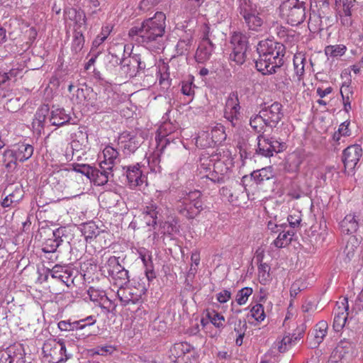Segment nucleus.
Segmentation results:
<instances>
[{
    "label": "nucleus",
    "mask_w": 363,
    "mask_h": 363,
    "mask_svg": "<svg viewBox=\"0 0 363 363\" xmlns=\"http://www.w3.org/2000/svg\"><path fill=\"white\" fill-rule=\"evenodd\" d=\"M160 150H156L151 153L146 154L145 162L150 169V172L160 173L161 172L162 167L160 165Z\"/></svg>",
    "instance_id": "31"
},
{
    "label": "nucleus",
    "mask_w": 363,
    "mask_h": 363,
    "mask_svg": "<svg viewBox=\"0 0 363 363\" xmlns=\"http://www.w3.org/2000/svg\"><path fill=\"white\" fill-rule=\"evenodd\" d=\"M250 125L256 132H263L264 128L266 125V122L265 120H264L262 114L260 111L258 114H255L251 116L250 119Z\"/></svg>",
    "instance_id": "45"
},
{
    "label": "nucleus",
    "mask_w": 363,
    "mask_h": 363,
    "mask_svg": "<svg viewBox=\"0 0 363 363\" xmlns=\"http://www.w3.org/2000/svg\"><path fill=\"white\" fill-rule=\"evenodd\" d=\"M144 219L147 225H155L157 223L158 216H160V210L155 203H150L143 211Z\"/></svg>",
    "instance_id": "30"
},
{
    "label": "nucleus",
    "mask_w": 363,
    "mask_h": 363,
    "mask_svg": "<svg viewBox=\"0 0 363 363\" xmlns=\"http://www.w3.org/2000/svg\"><path fill=\"white\" fill-rule=\"evenodd\" d=\"M191 350L192 347L191 345L186 342H182L174 345L172 352L174 355L180 357L186 353L190 352Z\"/></svg>",
    "instance_id": "50"
},
{
    "label": "nucleus",
    "mask_w": 363,
    "mask_h": 363,
    "mask_svg": "<svg viewBox=\"0 0 363 363\" xmlns=\"http://www.w3.org/2000/svg\"><path fill=\"white\" fill-rule=\"evenodd\" d=\"M121 66L123 72L130 77L135 76L138 69L143 68L140 57L138 55L124 57L121 62Z\"/></svg>",
    "instance_id": "18"
},
{
    "label": "nucleus",
    "mask_w": 363,
    "mask_h": 363,
    "mask_svg": "<svg viewBox=\"0 0 363 363\" xmlns=\"http://www.w3.org/2000/svg\"><path fill=\"white\" fill-rule=\"evenodd\" d=\"M350 135L349 123L345 122L340 125L337 131L334 133L333 138L335 141L339 142L342 137H346Z\"/></svg>",
    "instance_id": "57"
},
{
    "label": "nucleus",
    "mask_w": 363,
    "mask_h": 363,
    "mask_svg": "<svg viewBox=\"0 0 363 363\" xmlns=\"http://www.w3.org/2000/svg\"><path fill=\"white\" fill-rule=\"evenodd\" d=\"M274 174L272 167H265L261 169L254 171L251 174L252 179L257 183L260 184L264 181L269 180L273 177Z\"/></svg>",
    "instance_id": "36"
},
{
    "label": "nucleus",
    "mask_w": 363,
    "mask_h": 363,
    "mask_svg": "<svg viewBox=\"0 0 363 363\" xmlns=\"http://www.w3.org/2000/svg\"><path fill=\"white\" fill-rule=\"evenodd\" d=\"M193 42V32L189 30L185 37H183L179 40L177 44V53L182 55L186 51L189 50Z\"/></svg>",
    "instance_id": "42"
},
{
    "label": "nucleus",
    "mask_w": 363,
    "mask_h": 363,
    "mask_svg": "<svg viewBox=\"0 0 363 363\" xmlns=\"http://www.w3.org/2000/svg\"><path fill=\"white\" fill-rule=\"evenodd\" d=\"M340 94L342 97L345 110L348 111L351 109L350 96L352 94L351 88L349 85H342L340 89Z\"/></svg>",
    "instance_id": "52"
},
{
    "label": "nucleus",
    "mask_w": 363,
    "mask_h": 363,
    "mask_svg": "<svg viewBox=\"0 0 363 363\" xmlns=\"http://www.w3.org/2000/svg\"><path fill=\"white\" fill-rule=\"evenodd\" d=\"M196 144L201 148H207L216 145L208 128L199 133L196 139Z\"/></svg>",
    "instance_id": "34"
},
{
    "label": "nucleus",
    "mask_w": 363,
    "mask_h": 363,
    "mask_svg": "<svg viewBox=\"0 0 363 363\" xmlns=\"http://www.w3.org/2000/svg\"><path fill=\"white\" fill-rule=\"evenodd\" d=\"M247 38L245 35L235 32L231 36L230 43L233 48L247 50Z\"/></svg>",
    "instance_id": "44"
},
{
    "label": "nucleus",
    "mask_w": 363,
    "mask_h": 363,
    "mask_svg": "<svg viewBox=\"0 0 363 363\" xmlns=\"http://www.w3.org/2000/svg\"><path fill=\"white\" fill-rule=\"evenodd\" d=\"M87 294L91 301L96 306H99L103 313H109L115 310L116 305L105 294L94 287H90L87 291Z\"/></svg>",
    "instance_id": "10"
},
{
    "label": "nucleus",
    "mask_w": 363,
    "mask_h": 363,
    "mask_svg": "<svg viewBox=\"0 0 363 363\" xmlns=\"http://www.w3.org/2000/svg\"><path fill=\"white\" fill-rule=\"evenodd\" d=\"M294 72L298 81L303 80L305 74V67L307 63L305 55L302 53H297L294 56Z\"/></svg>",
    "instance_id": "32"
},
{
    "label": "nucleus",
    "mask_w": 363,
    "mask_h": 363,
    "mask_svg": "<svg viewBox=\"0 0 363 363\" xmlns=\"http://www.w3.org/2000/svg\"><path fill=\"white\" fill-rule=\"evenodd\" d=\"M207 317L210 322L217 328L221 329L224 327L225 318L223 315L216 311L208 312Z\"/></svg>",
    "instance_id": "47"
},
{
    "label": "nucleus",
    "mask_w": 363,
    "mask_h": 363,
    "mask_svg": "<svg viewBox=\"0 0 363 363\" xmlns=\"http://www.w3.org/2000/svg\"><path fill=\"white\" fill-rule=\"evenodd\" d=\"M73 169L74 172L81 173L89 179L91 174H93L94 168L85 164H76L73 166Z\"/></svg>",
    "instance_id": "60"
},
{
    "label": "nucleus",
    "mask_w": 363,
    "mask_h": 363,
    "mask_svg": "<svg viewBox=\"0 0 363 363\" xmlns=\"http://www.w3.org/2000/svg\"><path fill=\"white\" fill-rule=\"evenodd\" d=\"M43 353L45 359L50 363H62L71 357L67 353L64 340H48L43 346Z\"/></svg>",
    "instance_id": "7"
},
{
    "label": "nucleus",
    "mask_w": 363,
    "mask_h": 363,
    "mask_svg": "<svg viewBox=\"0 0 363 363\" xmlns=\"http://www.w3.org/2000/svg\"><path fill=\"white\" fill-rule=\"evenodd\" d=\"M66 232L65 228H59L52 232L51 238H48L43 243V251L45 253L55 252L62 243V237Z\"/></svg>",
    "instance_id": "17"
},
{
    "label": "nucleus",
    "mask_w": 363,
    "mask_h": 363,
    "mask_svg": "<svg viewBox=\"0 0 363 363\" xmlns=\"http://www.w3.org/2000/svg\"><path fill=\"white\" fill-rule=\"evenodd\" d=\"M257 50L259 58L255 67L263 74H273L283 65L284 47L281 43L266 39L259 43Z\"/></svg>",
    "instance_id": "3"
},
{
    "label": "nucleus",
    "mask_w": 363,
    "mask_h": 363,
    "mask_svg": "<svg viewBox=\"0 0 363 363\" xmlns=\"http://www.w3.org/2000/svg\"><path fill=\"white\" fill-rule=\"evenodd\" d=\"M297 340L296 337L294 335H287L282 337L280 341L277 342V347L279 352H284L289 350L292 344Z\"/></svg>",
    "instance_id": "51"
},
{
    "label": "nucleus",
    "mask_w": 363,
    "mask_h": 363,
    "mask_svg": "<svg viewBox=\"0 0 363 363\" xmlns=\"http://www.w3.org/2000/svg\"><path fill=\"white\" fill-rule=\"evenodd\" d=\"M147 289L145 286L138 284V286L127 285L119 287L117 290V298L123 306L136 304L142 301V297Z\"/></svg>",
    "instance_id": "8"
},
{
    "label": "nucleus",
    "mask_w": 363,
    "mask_h": 363,
    "mask_svg": "<svg viewBox=\"0 0 363 363\" xmlns=\"http://www.w3.org/2000/svg\"><path fill=\"white\" fill-rule=\"evenodd\" d=\"M238 11L246 27L253 31H260L264 20L260 16L256 4L251 0H238Z\"/></svg>",
    "instance_id": "4"
},
{
    "label": "nucleus",
    "mask_w": 363,
    "mask_h": 363,
    "mask_svg": "<svg viewBox=\"0 0 363 363\" xmlns=\"http://www.w3.org/2000/svg\"><path fill=\"white\" fill-rule=\"evenodd\" d=\"M111 279L113 280L116 285L119 287L123 286L129 281L128 272L123 268L122 270L118 272V274H116Z\"/></svg>",
    "instance_id": "53"
},
{
    "label": "nucleus",
    "mask_w": 363,
    "mask_h": 363,
    "mask_svg": "<svg viewBox=\"0 0 363 363\" xmlns=\"http://www.w3.org/2000/svg\"><path fill=\"white\" fill-rule=\"evenodd\" d=\"M166 28V15L162 11L145 19L140 26L133 27L129 34L136 36V40L147 49L153 51L164 48Z\"/></svg>",
    "instance_id": "1"
},
{
    "label": "nucleus",
    "mask_w": 363,
    "mask_h": 363,
    "mask_svg": "<svg viewBox=\"0 0 363 363\" xmlns=\"http://www.w3.org/2000/svg\"><path fill=\"white\" fill-rule=\"evenodd\" d=\"M65 21H70L74 23L75 31L86 23V17L84 12L74 8H68L64 11Z\"/></svg>",
    "instance_id": "21"
},
{
    "label": "nucleus",
    "mask_w": 363,
    "mask_h": 363,
    "mask_svg": "<svg viewBox=\"0 0 363 363\" xmlns=\"http://www.w3.org/2000/svg\"><path fill=\"white\" fill-rule=\"evenodd\" d=\"M215 50L214 43L206 40H201L196 52V60L203 63L210 59Z\"/></svg>",
    "instance_id": "23"
},
{
    "label": "nucleus",
    "mask_w": 363,
    "mask_h": 363,
    "mask_svg": "<svg viewBox=\"0 0 363 363\" xmlns=\"http://www.w3.org/2000/svg\"><path fill=\"white\" fill-rule=\"evenodd\" d=\"M99 233L98 227L93 223H89L83 225L82 233L86 241L96 238Z\"/></svg>",
    "instance_id": "46"
},
{
    "label": "nucleus",
    "mask_w": 363,
    "mask_h": 363,
    "mask_svg": "<svg viewBox=\"0 0 363 363\" xmlns=\"http://www.w3.org/2000/svg\"><path fill=\"white\" fill-rule=\"evenodd\" d=\"M16 160H18L16 157V155L13 149H7L4 151L2 155V162L9 171L13 170L16 168Z\"/></svg>",
    "instance_id": "41"
},
{
    "label": "nucleus",
    "mask_w": 363,
    "mask_h": 363,
    "mask_svg": "<svg viewBox=\"0 0 363 363\" xmlns=\"http://www.w3.org/2000/svg\"><path fill=\"white\" fill-rule=\"evenodd\" d=\"M245 49L233 48V51L230 55V60L235 62L237 65H242L245 61Z\"/></svg>",
    "instance_id": "55"
},
{
    "label": "nucleus",
    "mask_w": 363,
    "mask_h": 363,
    "mask_svg": "<svg viewBox=\"0 0 363 363\" xmlns=\"http://www.w3.org/2000/svg\"><path fill=\"white\" fill-rule=\"evenodd\" d=\"M119 259L118 257L115 256L110 257L106 262L101 267V271L104 274H110L113 273V270H114L115 267H118L119 264Z\"/></svg>",
    "instance_id": "54"
},
{
    "label": "nucleus",
    "mask_w": 363,
    "mask_h": 363,
    "mask_svg": "<svg viewBox=\"0 0 363 363\" xmlns=\"http://www.w3.org/2000/svg\"><path fill=\"white\" fill-rule=\"evenodd\" d=\"M252 292L253 290L250 287H244L239 290L235 301L231 302L232 310H233L235 303L239 306L245 305L247 302L249 297L252 294Z\"/></svg>",
    "instance_id": "38"
},
{
    "label": "nucleus",
    "mask_w": 363,
    "mask_h": 363,
    "mask_svg": "<svg viewBox=\"0 0 363 363\" xmlns=\"http://www.w3.org/2000/svg\"><path fill=\"white\" fill-rule=\"evenodd\" d=\"M72 117L65 108H53L50 114L49 121L52 125L60 127L70 123Z\"/></svg>",
    "instance_id": "22"
},
{
    "label": "nucleus",
    "mask_w": 363,
    "mask_h": 363,
    "mask_svg": "<svg viewBox=\"0 0 363 363\" xmlns=\"http://www.w3.org/2000/svg\"><path fill=\"white\" fill-rule=\"evenodd\" d=\"M325 55L330 58H335L338 57H342L344 55L347 51V47L345 45L339 44V45H328L325 48Z\"/></svg>",
    "instance_id": "40"
},
{
    "label": "nucleus",
    "mask_w": 363,
    "mask_h": 363,
    "mask_svg": "<svg viewBox=\"0 0 363 363\" xmlns=\"http://www.w3.org/2000/svg\"><path fill=\"white\" fill-rule=\"evenodd\" d=\"M304 287V284L302 280H296L291 286L290 288V297L291 298H295L301 290Z\"/></svg>",
    "instance_id": "64"
},
{
    "label": "nucleus",
    "mask_w": 363,
    "mask_h": 363,
    "mask_svg": "<svg viewBox=\"0 0 363 363\" xmlns=\"http://www.w3.org/2000/svg\"><path fill=\"white\" fill-rule=\"evenodd\" d=\"M287 220L291 228H298L301 221V213L300 211H295L288 216Z\"/></svg>",
    "instance_id": "63"
},
{
    "label": "nucleus",
    "mask_w": 363,
    "mask_h": 363,
    "mask_svg": "<svg viewBox=\"0 0 363 363\" xmlns=\"http://www.w3.org/2000/svg\"><path fill=\"white\" fill-rule=\"evenodd\" d=\"M359 228L358 216L354 213L347 214L340 223L342 233L350 235L355 233Z\"/></svg>",
    "instance_id": "25"
},
{
    "label": "nucleus",
    "mask_w": 363,
    "mask_h": 363,
    "mask_svg": "<svg viewBox=\"0 0 363 363\" xmlns=\"http://www.w3.org/2000/svg\"><path fill=\"white\" fill-rule=\"evenodd\" d=\"M201 196L199 190L182 193L177 207L179 213L189 219L194 218L203 209Z\"/></svg>",
    "instance_id": "5"
},
{
    "label": "nucleus",
    "mask_w": 363,
    "mask_h": 363,
    "mask_svg": "<svg viewBox=\"0 0 363 363\" xmlns=\"http://www.w3.org/2000/svg\"><path fill=\"white\" fill-rule=\"evenodd\" d=\"M362 155V149L359 145H352L343 151L342 161L346 169H353Z\"/></svg>",
    "instance_id": "15"
},
{
    "label": "nucleus",
    "mask_w": 363,
    "mask_h": 363,
    "mask_svg": "<svg viewBox=\"0 0 363 363\" xmlns=\"http://www.w3.org/2000/svg\"><path fill=\"white\" fill-rule=\"evenodd\" d=\"M280 15L286 22L294 26L306 19V3L300 0H286L279 7Z\"/></svg>",
    "instance_id": "6"
},
{
    "label": "nucleus",
    "mask_w": 363,
    "mask_h": 363,
    "mask_svg": "<svg viewBox=\"0 0 363 363\" xmlns=\"http://www.w3.org/2000/svg\"><path fill=\"white\" fill-rule=\"evenodd\" d=\"M218 33L219 30L216 27H211L206 24L202 29L201 40H206L211 43H213Z\"/></svg>",
    "instance_id": "49"
},
{
    "label": "nucleus",
    "mask_w": 363,
    "mask_h": 363,
    "mask_svg": "<svg viewBox=\"0 0 363 363\" xmlns=\"http://www.w3.org/2000/svg\"><path fill=\"white\" fill-rule=\"evenodd\" d=\"M145 164L137 163L133 165L124 167L126 169V177L128 185L131 189L142 186L146 183Z\"/></svg>",
    "instance_id": "9"
},
{
    "label": "nucleus",
    "mask_w": 363,
    "mask_h": 363,
    "mask_svg": "<svg viewBox=\"0 0 363 363\" xmlns=\"http://www.w3.org/2000/svg\"><path fill=\"white\" fill-rule=\"evenodd\" d=\"M48 113L49 108L48 106H43L36 111L33 121V127L38 133H40L44 129Z\"/></svg>",
    "instance_id": "28"
},
{
    "label": "nucleus",
    "mask_w": 363,
    "mask_h": 363,
    "mask_svg": "<svg viewBox=\"0 0 363 363\" xmlns=\"http://www.w3.org/2000/svg\"><path fill=\"white\" fill-rule=\"evenodd\" d=\"M348 306L342 303V306H339L335 311L333 327L335 332H340L345 325L347 319Z\"/></svg>",
    "instance_id": "26"
},
{
    "label": "nucleus",
    "mask_w": 363,
    "mask_h": 363,
    "mask_svg": "<svg viewBox=\"0 0 363 363\" xmlns=\"http://www.w3.org/2000/svg\"><path fill=\"white\" fill-rule=\"evenodd\" d=\"M8 358L9 363H25L23 347L19 345L9 348L8 351Z\"/></svg>",
    "instance_id": "39"
},
{
    "label": "nucleus",
    "mask_w": 363,
    "mask_h": 363,
    "mask_svg": "<svg viewBox=\"0 0 363 363\" xmlns=\"http://www.w3.org/2000/svg\"><path fill=\"white\" fill-rule=\"evenodd\" d=\"M251 315L259 322H261L265 318V313L264 307L262 304L257 303L250 310Z\"/></svg>",
    "instance_id": "58"
},
{
    "label": "nucleus",
    "mask_w": 363,
    "mask_h": 363,
    "mask_svg": "<svg viewBox=\"0 0 363 363\" xmlns=\"http://www.w3.org/2000/svg\"><path fill=\"white\" fill-rule=\"evenodd\" d=\"M99 168H94L93 174L89 179L94 182L95 185L102 186L108 182L110 176H113V169H107L103 166H99Z\"/></svg>",
    "instance_id": "27"
},
{
    "label": "nucleus",
    "mask_w": 363,
    "mask_h": 363,
    "mask_svg": "<svg viewBox=\"0 0 363 363\" xmlns=\"http://www.w3.org/2000/svg\"><path fill=\"white\" fill-rule=\"evenodd\" d=\"M240 106L238 95L235 93H231L225 102L224 117L230 122L233 126H235L239 123L240 116Z\"/></svg>",
    "instance_id": "11"
},
{
    "label": "nucleus",
    "mask_w": 363,
    "mask_h": 363,
    "mask_svg": "<svg viewBox=\"0 0 363 363\" xmlns=\"http://www.w3.org/2000/svg\"><path fill=\"white\" fill-rule=\"evenodd\" d=\"M194 80L193 77H189L188 79L182 82V93L189 98V101L193 100L195 94L196 86L194 84Z\"/></svg>",
    "instance_id": "43"
},
{
    "label": "nucleus",
    "mask_w": 363,
    "mask_h": 363,
    "mask_svg": "<svg viewBox=\"0 0 363 363\" xmlns=\"http://www.w3.org/2000/svg\"><path fill=\"white\" fill-rule=\"evenodd\" d=\"M233 165L234 159L231 152L221 148L210 156L203 155L201 157L199 172L202 174V179L206 178L213 183H221Z\"/></svg>",
    "instance_id": "2"
},
{
    "label": "nucleus",
    "mask_w": 363,
    "mask_h": 363,
    "mask_svg": "<svg viewBox=\"0 0 363 363\" xmlns=\"http://www.w3.org/2000/svg\"><path fill=\"white\" fill-rule=\"evenodd\" d=\"M76 321L79 330H82L86 328L87 327L94 325L96 322V318L94 315H89L85 318H82Z\"/></svg>",
    "instance_id": "61"
},
{
    "label": "nucleus",
    "mask_w": 363,
    "mask_h": 363,
    "mask_svg": "<svg viewBox=\"0 0 363 363\" xmlns=\"http://www.w3.org/2000/svg\"><path fill=\"white\" fill-rule=\"evenodd\" d=\"M17 160L23 162L30 159L33 154V147L27 143H18L12 148Z\"/></svg>",
    "instance_id": "29"
},
{
    "label": "nucleus",
    "mask_w": 363,
    "mask_h": 363,
    "mask_svg": "<svg viewBox=\"0 0 363 363\" xmlns=\"http://www.w3.org/2000/svg\"><path fill=\"white\" fill-rule=\"evenodd\" d=\"M103 160H101L99 166L107 169H113V167L120 162L118 151L112 146L107 145L102 152Z\"/></svg>",
    "instance_id": "19"
},
{
    "label": "nucleus",
    "mask_w": 363,
    "mask_h": 363,
    "mask_svg": "<svg viewBox=\"0 0 363 363\" xmlns=\"http://www.w3.org/2000/svg\"><path fill=\"white\" fill-rule=\"evenodd\" d=\"M50 277L70 286L74 283L73 272L66 266L56 264L52 269H48L46 274V279Z\"/></svg>",
    "instance_id": "14"
},
{
    "label": "nucleus",
    "mask_w": 363,
    "mask_h": 363,
    "mask_svg": "<svg viewBox=\"0 0 363 363\" xmlns=\"http://www.w3.org/2000/svg\"><path fill=\"white\" fill-rule=\"evenodd\" d=\"M139 257L141 259L145 267L152 265V252L145 248L138 250Z\"/></svg>",
    "instance_id": "59"
},
{
    "label": "nucleus",
    "mask_w": 363,
    "mask_h": 363,
    "mask_svg": "<svg viewBox=\"0 0 363 363\" xmlns=\"http://www.w3.org/2000/svg\"><path fill=\"white\" fill-rule=\"evenodd\" d=\"M294 233L291 230H285L284 228L279 233V235L274 240V245L277 247H284L288 245L294 236Z\"/></svg>",
    "instance_id": "37"
},
{
    "label": "nucleus",
    "mask_w": 363,
    "mask_h": 363,
    "mask_svg": "<svg viewBox=\"0 0 363 363\" xmlns=\"http://www.w3.org/2000/svg\"><path fill=\"white\" fill-rule=\"evenodd\" d=\"M270 267L266 263H261L258 267V275L261 283L266 284L270 278Z\"/></svg>",
    "instance_id": "56"
},
{
    "label": "nucleus",
    "mask_w": 363,
    "mask_h": 363,
    "mask_svg": "<svg viewBox=\"0 0 363 363\" xmlns=\"http://www.w3.org/2000/svg\"><path fill=\"white\" fill-rule=\"evenodd\" d=\"M58 328L62 331L79 330L77 321L61 320L57 324Z\"/></svg>",
    "instance_id": "62"
},
{
    "label": "nucleus",
    "mask_w": 363,
    "mask_h": 363,
    "mask_svg": "<svg viewBox=\"0 0 363 363\" xmlns=\"http://www.w3.org/2000/svg\"><path fill=\"white\" fill-rule=\"evenodd\" d=\"M260 112L265 120L266 125L269 127H275L284 116L282 106L278 102L263 108Z\"/></svg>",
    "instance_id": "13"
},
{
    "label": "nucleus",
    "mask_w": 363,
    "mask_h": 363,
    "mask_svg": "<svg viewBox=\"0 0 363 363\" xmlns=\"http://www.w3.org/2000/svg\"><path fill=\"white\" fill-rule=\"evenodd\" d=\"M96 94L90 89H78L77 97L78 103L83 104L88 108H92L94 111H99L101 106L97 102Z\"/></svg>",
    "instance_id": "16"
},
{
    "label": "nucleus",
    "mask_w": 363,
    "mask_h": 363,
    "mask_svg": "<svg viewBox=\"0 0 363 363\" xmlns=\"http://www.w3.org/2000/svg\"><path fill=\"white\" fill-rule=\"evenodd\" d=\"M208 128L216 145L220 144L226 139L227 135L223 125L217 123L208 127Z\"/></svg>",
    "instance_id": "33"
},
{
    "label": "nucleus",
    "mask_w": 363,
    "mask_h": 363,
    "mask_svg": "<svg viewBox=\"0 0 363 363\" xmlns=\"http://www.w3.org/2000/svg\"><path fill=\"white\" fill-rule=\"evenodd\" d=\"M176 130V125L170 121H165L158 128L157 138L160 140L165 139L167 142H169L171 138H168L167 137L172 133H174Z\"/></svg>",
    "instance_id": "35"
},
{
    "label": "nucleus",
    "mask_w": 363,
    "mask_h": 363,
    "mask_svg": "<svg viewBox=\"0 0 363 363\" xmlns=\"http://www.w3.org/2000/svg\"><path fill=\"white\" fill-rule=\"evenodd\" d=\"M84 44V38L82 32L80 31H75V33L74 35V38L72 42V51L74 52L75 54L79 52Z\"/></svg>",
    "instance_id": "48"
},
{
    "label": "nucleus",
    "mask_w": 363,
    "mask_h": 363,
    "mask_svg": "<svg viewBox=\"0 0 363 363\" xmlns=\"http://www.w3.org/2000/svg\"><path fill=\"white\" fill-rule=\"evenodd\" d=\"M257 152L262 156L269 157L272 156L274 152H279L283 150L282 143L273 138L260 135L257 137Z\"/></svg>",
    "instance_id": "12"
},
{
    "label": "nucleus",
    "mask_w": 363,
    "mask_h": 363,
    "mask_svg": "<svg viewBox=\"0 0 363 363\" xmlns=\"http://www.w3.org/2000/svg\"><path fill=\"white\" fill-rule=\"evenodd\" d=\"M328 323L325 320H320L315 325L310 335V340L312 341L310 344L312 347H315L323 342L328 333Z\"/></svg>",
    "instance_id": "24"
},
{
    "label": "nucleus",
    "mask_w": 363,
    "mask_h": 363,
    "mask_svg": "<svg viewBox=\"0 0 363 363\" xmlns=\"http://www.w3.org/2000/svg\"><path fill=\"white\" fill-rule=\"evenodd\" d=\"M120 139L124 143L123 147L130 152H135L143 143L144 138L138 133H123Z\"/></svg>",
    "instance_id": "20"
}]
</instances>
